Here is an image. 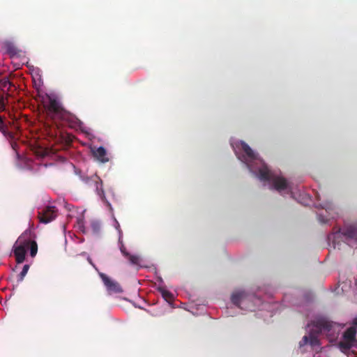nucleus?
<instances>
[{
  "mask_svg": "<svg viewBox=\"0 0 357 357\" xmlns=\"http://www.w3.org/2000/svg\"><path fill=\"white\" fill-rule=\"evenodd\" d=\"M29 265L26 264V265L24 266L21 273L18 275V282H22L24 280V278L26 275V273H27V272L29 271Z\"/></svg>",
  "mask_w": 357,
  "mask_h": 357,
  "instance_id": "20",
  "label": "nucleus"
},
{
  "mask_svg": "<svg viewBox=\"0 0 357 357\" xmlns=\"http://www.w3.org/2000/svg\"><path fill=\"white\" fill-rule=\"evenodd\" d=\"M15 145H16L15 144H12V147H13V149H15Z\"/></svg>",
  "mask_w": 357,
  "mask_h": 357,
  "instance_id": "27",
  "label": "nucleus"
},
{
  "mask_svg": "<svg viewBox=\"0 0 357 357\" xmlns=\"http://www.w3.org/2000/svg\"><path fill=\"white\" fill-rule=\"evenodd\" d=\"M100 277L101 278L108 291L112 293H121L123 291V289L120 284L117 282L110 279L105 273H100Z\"/></svg>",
  "mask_w": 357,
  "mask_h": 357,
  "instance_id": "9",
  "label": "nucleus"
},
{
  "mask_svg": "<svg viewBox=\"0 0 357 357\" xmlns=\"http://www.w3.org/2000/svg\"><path fill=\"white\" fill-rule=\"evenodd\" d=\"M82 181L91 186H93L96 188V191L99 197L103 202H107V205L110 206V204L106 201L104 190L102 188V181L100 178L96 174H93L91 176H81Z\"/></svg>",
  "mask_w": 357,
  "mask_h": 357,
  "instance_id": "5",
  "label": "nucleus"
},
{
  "mask_svg": "<svg viewBox=\"0 0 357 357\" xmlns=\"http://www.w3.org/2000/svg\"><path fill=\"white\" fill-rule=\"evenodd\" d=\"M115 228L119 231V241H121V239L122 238L123 234H122V231L120 228V225L116 219H115Z\"/></svg>",
  "mask_w": 357,
  "mask_h": 357,
  "instance_id": "23",
  "label": "nucleus"
},
{
  "mask_svg": "<svg viewBox=\"0 0 357 357\" xmlns=\"http://www.w3.org/2000/svg\"><path fill=\"white\" fill-rule=\"evenodd\" d=\"M356 330L354 326L348 328L343 333V340L340 342L339 347L341 349L348 350L357 346L356 338Z\"/></svg>",
  "mask_w": 357,
  "mask_h": 357,
  "instance_id": "6",
  "label": "nucleus"
},
{
  "mask_svg": "<svg viewBox=\"0 0 357 357\" xmlns=\"http://www.w3.org/2000/svg\"><path fill=\"white\" fill-rule=\"evenodd\" d=\"M0 132L3 134V135L7 139H13V132L8 130V126L5 122V117L0 115Z\"/></svg>",
  "mask_w": 357,
  "mask_h": 357,
  "instance_id": "12",
  "label": "nucleus"
},
{
  "mask_svg": "<svg viewBox=\"0 0 357 357\" xmlns=\"http://www.w3.org/2000/svg\"><path fill=\"white\" fill-rule=\"evenodd\" d=\"M1 110H4V109H5V105H4V103H3V102H2V103L1 104Z\"/></svg>",
  "mask_w": 357,
  "mask_h": 357,
  "instance_id": "26",
  "label": "nucleus"
},
{
  "mask_svg": "<svg viewBox=\"0 0 357 357\" xmlns=\"http://www.w3.org/2000/svg\"><path fill=\"white\" fill-rule=\"evenodd\" d=\"M29 242V248H30V255L31 257H35L38 251V245L36 241L26 239Z\"/></svg>",
  "mask_w": 357,
  "mask_h": 357,
  "instance_id": "17",
  "label": "nucleus"
},
{
  "mask_svg": "<svg viewBox=\"0 0 357 357\" xmlns=\"http://www.w3.org/2000/svg\"><path fill=\"white\" fill-rule=\"evenodd\" d=\"M241 148L248 160H252L257 158V155L255 152L245 142H241Z\"/></svg>",
  "mask_w": 357,
  "mask_h": 357,
  "instance_id": "13",
  "label": "nucleus"
},
{
  "mask_svg": "<svg viewBox=\"0 0 357 357\" xmlns=\"http://www.w3.org/2000/svg\"><path fill=\"white\" fill-rule=\"evenodd\" d=\"M317 333H326L328 335H334L333 328L335 324L326 319H319L314 324Z\"/></svg>",
  "mask_w": 357,
  "mask_h": 357,
  "instance_id": "7",
  "label": "nucleus"
},
{
  "mask_svg": "<svg viewBox=\"0 0 357 357\" xmlns=\"http://www.w3.org/2000/svg\"><path fill=\"white\" fill-rule=\"evenodd\" d=\"M5 49L6 50V52L11 56L18 54L20 52L17 47L11 43H6L5 44Z\"/></svg>",
  "mask_w": 357,
  "mask_h": 357,
  "instance_id": "15",
  "label": "nucleus"
},
{
  "mask_svg": "<svg viewBox=\"0 0 357 357\" xmlns=\"http://www.w3.org/2000/svg\"><path fill=\"white\" fill-rule=\"evenodd\" d=\"M308 338H309V344L312 347H315V346L319 344V339L317 337V335L313 334L312 333H310V335L308 336Z\"/></svg>",
  "mask_w": 357,
  "mask_h": 357,
  "instance_id": "18",
  "label": "nucleus"
},
{
  "mask_svg": "<svg viewBox=\"0 0 357 357\" xmlns=\"http://www.w3.org/2000/svg\"><path fill=\"white\" fill-rule=\"evenodd\" d=\"M342 234L349 238H355L357 237V228L352 225L349 226L343 230Z\"/></svg>",
  "mask_w": 357,
  "mask_h": 357,
  "instance_id": "14",
  "label": "nucleus"
},
{
  "mask_svg": "<svg viewBox=\"0 0 357 357\" xmlns=\"http://www.w3.org/2000/svg\"><path fill=\"white\" fill-rule=\"evenodd\" d=\"M307 344H309V338L307 335L303 336L301 341L299 342L300 347H303Z\"/></svg>",
  "mask_w": 357,
  "mask_h": 357,
  "instance_id": "22",
  "label": "nucleus"
},
{
  "mask_svg": "<svg viewBox=\"0 0 357 357\" xmlns=\"http://www.w3.org/2000/svg\"><path fill=\"white\" fill-rule=\"evenodd\" d=\"M92 231L94 234H99L101 230V225L98 221H93L91 225Z\"/></svg>",
  "mask_w": 357,
  "mask_h": 357,
  "instance_id": "19",
  "label": "nucleus"
},
{
  "mask_svg": "<svg viewBox=\"0 0 357 357\" xmlns=\"http://www.w3.org/2000/svg\"><path fill=\"white\" fill-rule=\"evenodd\" d=\"M120 243H121V246H120V250H121V252L122 253V255L126 257L127 258L130 263L131 264H133V265H138L139 264V261H140V259L139 257V256L137 255H130L127 250H126V248L125 247V245L123 244L121 240L119 241Z\"/></svg>",
  "mask_w": 357,
  "mask_h": 357,
  "instance_id": "11",
  "label": "nucleus"
},
{
  "mask_svg": "<svg viewBox=\"0 0 357 357\" xmlns=\"http://www.w3.org/2000/svg\"><path fill=\"white\" fill-rule=\"evenodd\" d=\"M344 353H345L348 357H356V353L353 351H350V349L348 350L341 349Z\"/></svg>",
  "mask_w": 357,
  "mask_h": 357,
  "instance_id": "24",
  "label": "nucleus"
},
{
  "mask_svg": "<svg viewBox=\"0 0 357 357\" xmlns=\"http://www.w3.org/2000/svg\"><path fill=\"white\" fill-rule=\"evenodd\" d=\"M258 176L261 181H271L274 188L279 192L289 188V183L284 177L273 174L266 166L259 169Z\"/></svg>",
  "mask_w": 357,
  "mask_h": 357,
  "instance_id": "3",
  "label": "nucleus"
},
{
  "mask_svg": "<svg viewBox=\"0 0 357 357\" xmlns=\"http://www.w3.org/2000/svg\"><path fill=\"white\" fill-rule=\"evenodd\" d=\"M93 156L100 162L105 163L109 160L106 149L100 146L93 151Z\"/></svg>",
  "mask_w": 357,
  "mask_h": 357,
  "instance_id": "10",
  "label": "nucleus"
},
{
  "mask_svg": "<svg viewBox=\"0 0 357 357\" xmlns=\"http://www.w3.org/2000/svg\"><path fill=\"white\" fill-rule=\"evenodd\" d=\"M161 293L165 300H167V301L173 300L174 296L170 291L163 289L161 291Z\"/></svg>",
  "mask_w": 357,
  "mask_h": 357,
  "instance_id": "21",
  "label": "nucleus"
},
{
  "mask_svg": "<svg viewBox=\"0 0 357 357\" xmlns=\"http://www.w3.org/2000/svg\"><path fill=\"white\" fill-rule=\"evenodd\" d=\"M38 216L40 222L49 223L56 217V209L55 206H46L38 212Z\"/></svg>",
  "mask_w": 357,
  "mask_h": 357,
  "instance_id": "8",
  "label": "nucleus"
},
{
  "mask_svg": "<svg viewBox=\"0 0 357 357\" xmlns=\"http://www.w3.org/2000/svg\"><path fill=\"white\" fill-rule=\"evenodd\" d=\"M47 116L55 123L56 121L66 123L69 127L75 128L80 125V121L75 115L67 112L61 102L55 98L48 97V102L45 105Z\"/></svg>",
  "mask_w": 357,
  "mask_h": 357,
  "instance_id": "1",
  "label": "nucleus"
},
{
  "mask_svg": "<svg viewBox=\"0 0 357 357\" xmlns=\"http://www.w3.org/2000/svg\"><path fill=\"white\" fill-rule=\"evenodd\" d=\"M353 324L357 326V317L354 319Z\"/></svg>",
  "mask_w": 357,
  "mask_h": 357,
  "instance_id": "25",
  "label": "nucleus"
},
{
  "mask_svg": "<svg viewBox=\"0 0 357 357\" xmlns=\"http://www.w3.org/2000/svg\"><path fill=\"white\" fill-rule=\"evenodd\" d=\"M244 298L243 292H238L232 294L231 302L236 306H240L242 299Z\"/></svg>",
  "mask_w": 357,
  "mask_h": 357,
  "instance_id": "16",
  "label": "nucleus"
},
{
  "mask_svg": "<svg viewBox=\"0 0 357 357\" xmlns=\"http://www.w3.org/2000/svg\"><path fill=\"white\" fill-rule=\"evenodd\" d=\"M28 248L29 242L24 238V234H22L13 245V252L17 264H21L24 261Z\"/></svg>",
  "mask_w": 357,
  "mask_h": 357,
  "instance_id": "4",
  "label": "nucleus"
},
{
  "mask_svg": "<svg viewBox=\"0 0 357 357\" xmlns=\"http://www.w3.org/2000/svg\"><path fill=\"white\" fill-rule=\"evenodd\" d=\"M47 116L55 123L56 121L66 123L69 127L75 128L80 125V121L75 115L67 112L61 102L55 98L48 97V102L45 105Z\"/></svg>",
  "mask_w": 357,
  "mask_h": 357,
  "instance_id": "2",
  "label": "nucleus"
}]
</instances>
